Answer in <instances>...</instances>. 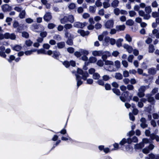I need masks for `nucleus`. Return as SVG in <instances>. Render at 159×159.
<instances>
[{"mask_svg":"<svg viewBox=\"0 0 159 159\" xmlns=\"http://www.w3.org/2000/svg\"><path fill=\"white\" fill-rule=\"evenodd\" d=\"M105 64L106 66L104 67L105 70L111 72L116 71V68L114 67L113 61L107 60L105 61Z\"/></svg>","mask_w":159,"mask_h":159,"instance_id":"obj_1","label":"nucleus"},{"mask_svg":"<svg viewBox=\"0 0 159 159\" xmlns=\"http://www.w3.org/2000/svg\"><path fill=\"white\" fill-rule=\"evenodd\" d=\"M77 71V73L78 74L81 75L82 78L84 80H86L87 78L89 76L88 73L87 72H84L80 68H78Z\"/></svg>","mask_w":159,"mask_h":159,"instance_id":"obj_2","label":"nucleus"},{"mask_svg":"<svg viewBox=\"0 0 159 159\" xmlns=\"http://www.w3.org/2000/svg\"><path fill=\"white\" fill-rule=\"evenodd\" d=\"M114 23V20H110L106 22L104 26L106 28L110 29L113 27Z\"/></svg>","mask_w":159,"mask_h":159,"instance_id":"obj_3","label":"nucleus"},{"mask_svg":"<svg viewBox=\"0 0 159 159\" xmlns=\"http://www.w3.org/2000/svg\"><path fill=\"white\" fill-rule=\"evenodd\" d=\"M111 56V53L108 51H106L103 52L102 51V58L103 60L105 62L108 57H109Z\"/></svg>","mask_w":159,"mask_h":159,"instance_id":"obj_4","label":"nucleus"},{"mask_svg":"<svg viewBox=\"0 0 159 159\" xmlns=\"http://www.w3.org/2000/svg\"><path fill=\"white\" fill-rule=\"evenodd\" d=\"M86 23H82L79 22H76L74 23L73 26L77 28H82L86 25Z\"/></svg>","mask_w":159,"mask_h":159,"instance_id":"obj_5","label":"nucleus"},{"mask_svg":"<svg viewBox=\"0 0 159 159\" xmlns=\"http://www.w3.org/2000/svg\"><path fill=\"white\" fill-rule=\"evenodd\" d=\"M123 46L129 53H131L133 51V48L132 47L128 44H124Z\"/></svg>","mask_w":159,"mask_h":159,"instance_id":"obj_6","label":"nucleus"},{"mask_svg":"<svg viewBox=\"0 0 159 159\" xmlns=\"http://www.w3.org/2000/svg\"><path fill=\"white\" fill-rule=\"evenodd\" d=\"M6 39H10L12 40H15L16 38V35L14 33L10 34L9 33H6Z\"/></svg>","mask_w":159,"mask_h":159,"instance_id":"obj_7","label":"nucleus"},{"mask_svg":"<svg viewBox=\"0 0 159 159\" xmlns=\"http://www.w3.org/2000/svg\"><path fill=\"white\" fill-rule=\"evenodd\" d=\"M141 123L140 124V126L143 128H145L148 126V125L146 123V120L144 118H142L140 120Z\"/></svg>","mask_w":159,"mask_h":159,"instance_id":"obj_8","label":"nucleus"},{"mask_svg":"<svg viewBox=\"0 0 159 159\" xmlns=\"http://www.w3.org/2000/svg\"><path fill=\"white\" fill-rule=\"evenodd\" d=\"M52 18V16L49 12H46L43 16L44 20L47 22H48L51 20Z\"/></svg>","mask_w":159,"mask_h":159,"instance_id":"obj_9","label":"nucleus"},{"mask_svg":"<svg viewBox=\"0 0 159 159\" xmlns=\"http://www.w3.org/2000/svg\"><path fill=\"white\" fill-rule=\"evenodd\" d=\"M128 91H125L122 94V96L120 97V100L123 102H125L127 99V96L128 95Z\"/></svg>","mask_w":159,"mask_h":159,"instance_id":"obj_10","label":"nucleus"},{"mask_svg":"<svg viewBox=\"0 0 159 159\" xmlns=\"http://www.w3.org/2000/svg\"><path fill=\"white\" fill-rule=\"evenodd\" d=\"M2 10L4 12L10 11L11 10V7L8 5L5 4L2 6Z\"/></svg>","mask_w":159,"mask_h":159,"instance_id":"obj_11","label":"nucleus"},{"mask_svg":"<svg viewBox=\"0 0 159 159\" xmlns=\"http://www.w3.org/2000/svg\"><path fill=\"white\" fill-rule=\"evenodd\" d=\"M138 142V139L136 136L133 137L132 139L129 138L127 139V143L130 144L132 142L137 143Z\"/></svg>","mask_w":159,"mask_h":159,"instance_id":"obj_12","label":"nucleus"},{"mask_svg":"<svg viewBox=\"0 0 159 159\" xmlns=\"http://www.w3.org/2000/svg\"><path fill=\"white\" fill-rule=\"evenodd\" d=\"M125 28V26L124 25H117L116 26V29L118 31L124 30Z\"/></svg>","mask_w":159,"mask_h":159,"instance_id":"obj_13","label":"nucleus"},{"mask_svg":"<svg viewBox=\"0 0 159 159\" xmlns=\"http://www.w3.org/2000/svg\"><path fill=\"white\" fill-rule=\"evenodd\" d=\"M77 32L78 33H79L80 34L83 36L88 35L89 33V31H85L83 30H78Z\"/></svg>","mask_w":159,"mask_h":159,"instance_id":"obj_14","label":"nucleus"},{"mask_svg":"<svg viewBox=\"0 0 159 159\" xmlns=\"http://www.w3.org/2000/svg\"><path fill=\"white\" fill-rule=\"evenodd\" d=\"M5 49V48L3 46H1L0 47V50L1 51H0V56L4 57L5 58L6 57V55L3 52Z\"/></svg>","mask_w":159,"mask_h":159,"instance_id":"obj_15","label":"nucleus"},{"mask_svg":"<svg viewBox=\"0 0 159 159\" xmlns=\"http://www.w3.org/2000/svg\"><path fill=\"white\" fill-rule=\"evenodd\" d=\"M76 80L77 81V85L78 87H79L83 83V82L80 80L81 78L80 76L78 74H76Z\"/></svg>","mask_w":159,"mask_h":159,"instance_id":"obj_16","label":"nucleus"},{"mask_svg":"<svg viewBox=\"0 0 159 159\" xmlns=\"http://www.w3.org/2000/svg\"><path fill=\"white\" fill-rule=\"evenodd\" d=\"M92 54L94 56H100L102 54V51H94L92 52Z\"/></svg>","mask_w":159,"mask_h":159,"instance_id":"obj_17","label":"nucleus"},{"mask_svg":"<svg viewBox=\"0 0 159 159\" xmlns=\"http://www.w3.org/2000/svg\"><path fill=\"white\" fill-rule=\"evenodd\" d=\"M12 49L18 52L21 49L22 47L20 45H16L12 47Z\"/></svg>","mask_w":159,"mask_h":159,"instance_id":"obj_18","label":"nucleus"},{"mask_svg":"<svg viewBox=\"0 0 159 159\" xmlns=\"http://www.w3.org/2000/svg\"><path fill=\"white\" fill-rule=\"evenodd\" d=\"M110 0H104V2L103 3V7L105 8H107L110 6V4L109 3Z\"/></svg>","mask_w":159,"mask_h":159,"instance_id":"obj_19","label":"nucleus"},{"mask_svg":"<svg viewBox=\"0 0 159 159\" xmlns=\"http://www.w3.org/2000/svg\"><path fill=\"white\" fill-rule=\"evenodd\" d=\"M36 51V49H33L30 50L26 51L24 53L26 56H29L32 54L33 52H35Z\"/></svg>","mask_w":159,"mask_h":159,"instance_id":"obj_20","label":"nucleus"},{"mask_svg":"<svg viewBox=\"0 0 159 159\" xmlns=\"http://www.w3.org/2000/svg\"><path fill=\"white\" fill-rule=\"evenodd\" d=\"M148 72L149 74L153 75L156 73V70L155 68H152L148 69Z\"/></svg>","mask_w":159,"mask_h":159,"instance_id":"obj_21","label":"nucleus"},{"mask_svg":"<svg viewBox=\"0 0 159 159\" xmlns=\"http://www.w3.org/2000/svg\"><path fill=\"white\" fill-rule=\"evenodd\" d=\"M67 20L68 22L73 23L74 21V18L72 15H68L67 16Z\"/></svg>","mask_w":159,"mask_h":159,"instance_id":"obj_22","label":"nucleus"},{"mask_svg":"<svg viewBox=\"0 0 159 159\" xmlns=\"http://www.w3.org/2000/svg\"><path fill=\"white\" fill-rule=\"evenodd\" d=\"M150 137L152 140L155 139L157 142L159 141V136L154 134H152L150 135Z\"/></svg>","mask_w":159,"mask_h":159,"instance_id":"obj_23","label":"nucleus"},{"mask_svg":"<svg viewBox=\"0 0 159 159\" xmlns=\"http://www.w3.org/2000/svg\"><path fill=\"white\" fill-rule=\"evenodd\" d=\"M65 46V43L64 42H60L57 43V46L58 48L61 49Z\"/></svg>","mask_w":159,"mask_h":159,"instance_id":"obj_24","label":"nucleus"},{"mask_svg":"<svg viewBox=\"0 0 159 159\" xmlns=\"http://www.w3.org/2000/svg\"><path fill=\"white\" fill-rule=\"evenodd\" d=\"M80 51L82 55H88L89 53V51L85 49H80Z\"/></svg>","mask_w":159,"mask_h":159,"instance_id":"obj_25","label":"nucleus"},{"mask_svg":"<svg viewBox=\"0 0 159 159\" xmlns=\"http://www.w3.org/2000/svg\"><path fill=\"white\" fill-rule=\"evenodd\" d=\"M125 38L126 40L129 43L131 42L132 41V38L131 36L128 34H125Z\"/></svg>","mask_w":159,"mask_h":159,"instance_id":"obj_26","label":"nucleus"},{"mask_svg":"<svg viewBox=\"0 0 159 159\" xmlns=\"http://www.w3.org/2000/svg\"><path fill=\"white\" fill-rule=\"evenodd\" d=\"M149 85L147 86H142L138 90V91H142L144 92L147 89L149 88Z\"/></svg>","mask_w":159,"mask_h":159,"instance_id":"obj_27","label":"nucleus"},{"mask_svg":"<svg viewBox=\"0 0 159 159\" xmlns=\"http://www.w3.org/2000/svg\"><path fill=\"white\" fill-rule=\"evenodd\" d=\"M152 34L155 35L157 38H159V32L157 29H154L152 31Z\"/></svg>","mask_w":159,"mask_h":159,"instance_id":"obj_28","label":"nucleus"},{"mask_svg":"<svg viewBox=\"0 0 159 159\" xmlns=\"http://www.w3.org/2000/svg\"><path fill=\"white\" fill-rule=\"evenodd\" d=\"M60 54L59 52L54 51L53 52L52 57L54 58L57 59L60 56Z\"/></svg>","mask_w":159,"mask_h":159,"instance_id":"obj_29","label":"nucleus"},{"mask_svg":"<svg viewBox=\"0 0 159 159\" xmlns=\"http://www.w3.org/2000/svg\"><path fill=\"white\" fill-rule=\"evenodd\" d=\"M37 51V54H47L45 50L43 49L42 48L38 50H36V51Z\"/></svg>","mask_w":159,"mask_h":159,"instance_id":"obj_30","label":"nucleus"},{"mask_svg":"<svg viewBox=\"0 0 159 159\" xmlns=\"http://www.w3.org/2000/svg\"><path fill=\"white\" fill-rule=\"evenodd\" d=\"M89 10L90 12L94 13L96 11V7L95 6H90L89 7Z\"/></svg>","mask_w":159,"mask_h":159,"instance_id":"obj_31","label":"nucleus"},{"mask_svg":"<svg viewBox=\"0 0 159 159\" xmlns=\"http://www.w3.org/2000/svg\"><path fill=\"white\" fill-rule=\"evenodd\" d=\"M144 146V144L142 143L137 144L135 145L134 148L136 149H141Z\"/></svg>","mask_w":159,"mask_h":159,"instance_id":"obj_32","label":"nucleus"},{"mask_svg":"<svg viewBox=\"0 0 159 159\" xmlns=\"http://www.w3.org/2000/svg\"><path fill=\"white\" fill-rule=\"evenodd\" d=\"M119 3V1L118 0H114L111 3V6L114 7H116L118 6Z\"/></svg>","mask_w":159,"mask_h":159,"instance_id":"obj_33","label":"nucleus"},{"mask_svg":"<svg viewBox=\"0 0 159 159\" xmlns=\"http://www.w3.org/2000/svg\"><path fill=\"white\" fill-rule=\"evenodd\" d=\"M115 77L116 79L119 80H121L123 78L122 74L119 73H116Z\"/></svg>","mask_w":159,"mask_h":159,"instance_id":"obj_34","label":"nucleus"},{"mask_svg":"<svg viewBox=\"0 0 159 159\" xmlns=\"http://www.w3.org/2000/svg\"><path fill=\"white\" fill-rule=\"evenodd\" d=\"M67 16H66L64 17L60 20L61 23L62 24H64L65 23L68 22Z\"/></svg>","mask_w":159,"mask_h":159,"instance_id":"obj_35","label":"nucleus"},{"mask_svg":"<svg viewBox=\"0 0 159 159\" xmlns=\"http://www.w3.org/2000/svg\"><path fill=\"white\" fill-rule=\"evenodd\" d=\"M97 60L96 58L93 57H91L89 58V61L90 63H95Z\"/></svg>","mask_w":159,"mask_h":159,"instance_id":"obj_36","label":"nucleus"},{"mask_svg":"<svg viewBox=\"0 0 159 159\" xmlns=\"http://www.w3.org/2000/svg\"><path fill=\"white\" fill-rule=\"evenodd\" d=\"M134 24V21L131 19H129L127 20L126 22V24L127 25L132 26Z\"/></svg>","mask_w":159,"mask_h":159,"instance_id":"obj_37","label":"nucleus"},{"mask_svg":"<svg viewBox=\"0 0 159 159\" xmlns=\"http://www.w3.org/2000/svg\"><path fill=\"white\" fill-rule=\"evenodd\" d=\"M25 10H22L19 14V16L21 19H23L25 17Z\"/></svg>","mask_w":159,"mask_h":159,"instance_id":"obj_38","label":"nucleus"},{"mask_svg":"<svg viewBox=\"0 0 159 159\" xmlns=\"http://www.w3.org/2000/svg\"><path fill=\"white\" fill-rule=\"evenodd\" d=\"M114 63L115 66L116 67V69H118L120 68V63L119 61L116 60L115 61Z\"/></svg>","mask_w":159,"mask_h":159,"instance_id":"obj_39","label":"nucleus"},{"mask_svg":"<svg viewBox=\"0 0 159 159\" xmlns=\"http://www.w3.org/2000/svg\"><path fill=\"white\" fill-rule=\"evenodd\" d=\"M155 48L154 46L151 44L149 45L148 52L150 53H152L154 51Z\"/></svg>","mask_w":159,"mask_h":159,"instance_id":"obj_40","label":"nucleus"},{"mask_svg":"<svg viewBox=\"0 0 159 159\" xmlns=\"http://www.w3.org/2000/svg\"><path fill=\"white\" fill-rule=\"evenodd\" d=\"M148 157H145V159H154V158L156 157H155V155L152 154L151 153L148 155Z\"/></svg>","mask_w":159,"mask_h":159,"instance_id":"obj_41","label":"nucleus"},{"mask_svg":"<svg viewBox=\"0 0 159 159\" xmlns=\"http://www.w3.org/2000/svg\"><path fill=\"white\" fill-rule=\"evenodd\" d=\"M129 16L131 17H134L136 15V12L134 11L131 10L129 12Z\"/></svg>","mask_w":159,"mask_h":159,"instance_id":"obj_42","label":"nucleus"},{"mask_svg":"<svg viewBox=\"0 0 159 159\" xmlns=\"http://www.w3.org/2000/svg\"><path fill=\"white\" fill-rule=\"evenodd\" d=\"M65 36L68 38H73V36L67 31L65 32Z\"/></svg>","mask_w":159,"mask_h":159,"instance_id":"obj_43","label":"nucleus"},{"mask_svg":"<svg viewBox=\"0 0 159 159\" xmlns=\"http://www.w3.org/2000/svg\"><path fill=\"white\" fill-rule=\"evenodd\" d=\"M104 61L101 60H98L97 62V64L99 66L102 67V66L104 65Z\"/></svg>","mask_w":159,"mask_h":159,"instance_id":"obj_44","label":"nucleus"},{"mask_svg":"<svg viewBox=\"0 0 159 159\" xmlns=\"http://www.w3.org/2000/svg\"><path fill=\"white\" fill-rule=\"evenodd\" d=\"M100 77V75L97 73H94L93 75V78L94 79L98 80Z\"/></svg>","mask_w":159,"mask_h":159,"instance_id":"obj_45","label":"nucleus"},{"mask_svg":"<svg viewBox=\"0 0 159 159\" xmlns=\"http://www.w3.org/2000/svg\"><path fill=\"white\" fill-rule=\"evenodd\" d=\"M145 10L146 13H150L152 11V9L150 6H148L145 7Z\"/></svg>","mask_w":159,"mask_h":159,"instance_id":"obj_46","label":"nucleus"},{"mask_svg":"<svg viewBox=\"0 0 159 159\" xmlns=\"http://www.w3.org/2000/svg\"><path fill=\"white\" fill-rule=\"evenodd\" d=\"M127 143V139H123L120 142V144L121 145H123L126 143Z\"/></svg>","mask_w":159,"mask_h":159,"instance_id":"obj_47","label":"nucleus"},{"mask_svg":"<svg viewBox=\"0 0 159 159\" xmlns=\"http://www.w3.org/2000/svg\"><path fill=\"white\" fill-rule=\"evenodd\" d=\"M64 27L66 30L70 29L72 28V25L70 24H66L65 25Z\"/></svg>","mask_w":159,"mask_h":159,"instance_id":"obj_48","label":"nucleus"},{"mask_svg":"<svg viewBox=\"0 0 159 159\" xmlns=\"http://www.w3.org/2000/svg\"><path fill=\"white\" fill-rule=\"evenodd\" d=\"M137 95L139 98H142L144 96V92L142 91H139L137 93Z\"/></svg>","mask_w":159,"mask_h":159,"instance_id":"obj_49","label":"nucleus"},{"mask_svg":"<svg viewBox=\"0 0 159 159\" xmlns=\"http://www.w3.org/2000/svg\"><path fill=\"white\" fill-rule=\"evenodd\" d=\"M112 91L114 93L117 95H119L120 94V91L118 89H112Z\"/></svg>","mask_w":159,"mask_h":159,"instance_id":"obj_50","label":"nucleus"},{"mask_svg":"<svg viewBox=\"0 0 159 159\" xmlns=\"http://www.w3.org/2000/svg\"><path fill=\"white\" fill-rule=\"evenodd\" d=\"M74 55L77 57H80L81 56V53L80 51H76L74 53Z\"/></svg>","mask_w":159,"mask_h":159,"instance_id":"obj_51","label":"nucleus"},{"mask_svg":"<svg viewBox=\"0 0 159 159\" xmlns=\"http://www.w3.org/2000/svg\"><path fill=\"white\" fill-rule=\"evenodd\" d=\"M75 5L74 3H70L68 6V8L70 9H73L75 7Z\"/></svg>","mask_w":159,"mask_h":159,"instance_id":"obj_52","label":"nucleus"},{"mask_svg":"<svg viewBox=\"0 0 159 159\" xmlns=\"http://www.w3.org/2000/svg\"><path fill=\"white\" fill-rule=\"evenodd\" d=\"M22 36L23 37L27 38L29 37L28 33L26 32H23L22 33Z\"/></svg>","mask_w":159,"mask_h":159,"instance_id":"obj_53","label":"nucleus"},{"mask_svg":"<svg viewBox=\"0 0 159 159\" xmlns=\"http://www.w3.org/2000/svg\"><path fill=\"white\" fill-rule=\"evenodd\" d=\"M134 58V56L133 55H129L128 57V61L130 62H132Z\"/></svg>","mask_w":159,"mask_h":159,"instance_id":"obj_54","label":"nucleus"},{"mask_svg":"<svg viewBox=\"0 0 159 159\" xmlns=\"http://www.w3.org/2000/svg\"><path fill=\"white\" fill-rule=\"evenodd\" d=\"M114 12L116 15L118 16L120 12V11L119 8H116L114 9Z\"/></svg>","mask_w":159,"mask_h":159,"instance_id":"obj_55","label":"nucleus"},{"mask_svg":"<svg viewBox=\"0 0 159 159\" xmlns=\"http://www.w3.org/2000/svg\"><path fill=\"white\" fill-rule=\"evenodd\" d=\"M25 43L27 46L30 47L32 45L33 42L31 40H26Z\"/></svg>","mask_w":159,"mask_h":159,"instance_id":"obj_56","label":"nucleus"},{"mask_svg":"<svg viewBox=\"0 0 159 159\" xmlns=\"http://www.w3.org/2000/svg\"><path fill=\"white\" fill-rule=\"evenodd\" d=\"M4 39H6V33L4 34L2 33L0 34V40H2Z\"/></svg>","mask_w":159,"mask_h":159,"instance_id":"obj_57","label":"nucleus"},{"mask_svg":"<svg viewBox=\"0 0 159 159\" xmlns=\"http://www.w3.org/2000/svg\"><path fill=\"white\" fill-rule=\"evenodd\" d=\"M110 38L108 36L106 37L104 39V42L107 44L108 43L110 42Z\"/></svg>","mask_w":159,"mask_h":159,"instance_id":"obj_58","label":"nucleus"},{"mask_svg":"<svg viewBox=\"0 0 159 159\" xmlns=\"http://www.w3.org/2000/svg\"><path fill=\"white\" fill-rule=\"evenodd\" d=\"M15 57L13 55H11L9 57V58L8 60V61L9 62H11L12 61L14 60L15 59Z\"/></svg>","mask_w":159,"mask_h":159,"instance_id":"obj_59","label":"nucleus"},{"mask_svg":"<svg viewBox=\"0 0 159 159\" xmlns=\"http://www.w3.org/2000/svg\"><path fill=\"white\" fill-rule=\"evenodd\" d=\"M72 39V38H68V39L66 41V43L70 45H72L73 44Z\"/></svg>","mask_w":159,"mask_h":159,"instance_id":"obj_60","label":"nucleus"},{"mask_svg":"<svg viewBox=\"0 0 159 159\" xmlns=\"http://www.w3.org/2000/svg\"><path fill=\"white\" fill-rule=\"evenodd\" d=\"M55 26L56 25L52 23H51L48 24V28L49 29H53Z\"/></svg>","mask_w":159,"mask_h":159,"instance_id":"obj_61","label":"nucleus"},{"mask_svg":"<svg viewBox=\"0 0 159 159\" xmlns=\"http://www.w3.org/2000/svg\"><path fill=\"white\" fill-rule=\"evenodd\" d=\"M95 5L97 7H99L102 6V4L100 1H96L95 3Z\"/></svg>","mask_w":159,"mask_h":159,"instance_id":"obj_62","label":"nucleus"},{"mask_svg":"<svg viewBox=\"0 0 159 159\" xmlns=\"http://www.w3.org/2000/svg\"><path fill=\"white\" fill-rule=\"evenodd\" d=\"M150 151L148 148H145L142 150L143 152L145 154H147Z\"/></svg>","mask_w":159,"mask_h":159,"instance_id":"obj_63","label":"nucleus"},{"mask_svg":"<svg viewBox=\"0 0 159 159\" xmlns=\"http://www.w3.org/2000/svg\"><path fill=\"white\" fill-rule=\"evenodd\" d=\"M119 54V52L116 51H114L112 53V55L114 57H117Z\"/></svg>","mask_w":159,"mask_h":159,"instance_id":"obj_64","label":"nucleus"}]
</instances>
